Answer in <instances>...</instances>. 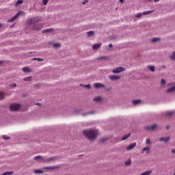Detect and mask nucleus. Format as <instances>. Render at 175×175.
Instances as JSON below:
<instances>
[{
  "mask_svg": "<svg viewBox=\"0 0 175 175\" xmlns=\"http://www.w3.org/2000/svg\"><path fill=\"white\" fill-rule=\"evenodd\" d=\"M171 59H175V52L172 53V55L170 56Z\"/></svg>",
  "mask_w": 175,
  "mask_h": 175,
  "instance_id": "nucleus-30",
  "label": "nucleus"
},
{
  "mask_svg": "<svg viewBox=\"0 0 175 175\" xmlns=\"http://www.w3.org/2000/svg\"><path fill=\"white\" fill-rule=\"evenodd\" d=\"M3 139H4V140H9L10 139V137L8 135H3Z\"/></svg>",
  "mask_w": 175,
  "mask_h": 175,
  "instance_id": "nucleus-28",
  "label": "nucleus"
},
{
  "mask_svg": "<svg viewBox=\"0 0 175 175\" xmlns=\"http://www.w3.org/2000/svg\"><path fill=\"white\" fill-rule=\"evenodd\" d=\"M135 146H136V143L131 144L129 146H127L126 150H132V148H133Z\"/></svg>",
  "mask_w": 175,
  "mask_h": 175,
  "instance_id": "nucleus-8",
  "label": "nucleus"
},
{
  "mask_svg": "<svg viewBox=\"0 0 175 175\" xmlns=\"http://www.w3.org/2000/svg\"><path fill=\"white\" fill-rule=\"evenodd\" d=\"M16 83H14V84H12V85H11V87H16Z\"/></svg>",
  "mask_w": 175,
  "mask_h": 175,
  "instance_id": "nucleus-43",
  "label": "nucleus"
},
{
  "mask_svg": "<svg viewBox=\"0 0 175 175\" xmlns=\"http://www.w3.org/2000/svg\"><path fill=\"white\" fill-rule=\"evenodd\" d=\"M46 169H53V167H46Z\"/></svg>",
  "mask_w": 175,
  "mask_h": 175,
  "instance_id": "nucleus-51",
  "label": "nucleus"
},
{
  "mask_svg": "<svg viewBox=\"0 0 175 175\" xmlns=\"http://www.w3.org/2000/svg\"><path fill=\"white\" fill-rule=\"evenodd\" d=\"M36 21H38V18H29L27 21V24H35V23H36Z\"/></svg>",
  "mask_w": 175,
  "mask_h": 175,
  "instance_id": "nucleus-5",
  "label": "nucleus"
},
{
  "mask_svg": "<svg viewBox=\"0 0 175 175\" xmlns=\"http://www.w3.org/2000/svg\"><path fill=\"white\" fill-rule=\"evenodd\" d=\"M20 14H23V12L20 11L19 12H18L15 16L8 20V23H13V21H14L17 18V17L20 16Z\"/></svg>",
  "mask_w": 175,
  "mask_h": 175,
  "instance_id": "nucleus-3",
  "label": "nucleus"
},
{
  "mask_svg": "<svg viewBox=\"0 0 175 175\" xmlns=\"http://www.w3.org/2000/svg\"><path fill=\"white\" fill-rule=\"evenodd\" d=\"M166 129H170V126L169 125L166 126Z\"/></svg>",
  "mask_w": 175,
  "mask_h": 175,
  "instance_id": "nucleus-46",
  "label": "nucleus"
},
{
  "mask_svg": "<svg viewBox=\"0 0 175 175\" xmlns=\"http://www.w3.org/2000/svg\"><path fill=\"white\" fill-rule=\"evenodd\" d=\"M87 35H88V36H89V37L94 36V31H88V32L87 33Z\"/></svg>",
  "mask_w": 175,
  "mask_h": 175,
  "instance_id": "nucleus-20",
  "label": "nucleus"
},
{
  "mask_svg": "<svg viewBox=\"0 0 175 175\" xmlns=\"http://www.w3.org/2000/svg\"><path fill=\"white\" fill-rule=\"evenodd\" d=\"M165 83L166 81H165V79H161V85H163V84H165Z\"/></svg>",
  "mask_w": 175,
  "mask_h": 175,
  "instance_id": "nucleus-38",
  "label": "nucleus"
},
{
  "mask_svg": "<svg viewBox=\"0 0 175 175\" xmlns=\"http://www.w3.org/2000/svg\"><path fill=\"white\" fill-rule=\"evenodd\" d=\"M159 40V38H154L152 40H150V42H158Z\"/></svg>",
  "mask_w": 175,
  "mask_h": 175,
  "instance_id": "nucleus-23",
  "label": "nucleus"
},
{
  "mask_svg": "<svg viewBox=\"0 0 175 175\" xmlns=\"http://www.w3.org/2000/svg\"><path fill=\"white\" fill-rule=\"evenodd\" d=\"M94 102H100L102 100V98L100 96H97L93 98Z\"/></svg>",
  "mask_w": 175,
  "mask_h": 175,
  "instance_id": "nucleus-11",
  "label": "nucleus"
},
{
  "mask_svg": "<svg viewBox=\"0 0 175 175\" xmlns=\"http://www.w3.org/2000/svg\"><path fill=\"white\" fill-rule=\"evenodd\" d=\"M105 57H98V59H104Z\"/></svg>",
  "mask_w": 175,
  "mask_h": 175,
  "instance_id": "nucleus-45",
  "label": "nucleus"
},
{
  "mask_svg": "<svg viewBox=\"0 0 175 175\" xmlns=\"http://www.w3.org/2000/svg\"><path fill=\"white\" fill-rule=\"evenodd\" d=\"M109 47H113V44H109Z\"/></svg>",
  "mask_w": 175,
  "mask_h": 175,
  "instance_id": "nucleus-47",
  "label": "nucleus"
},
{
  "mask_svg": "<svg viewBox=\"0 0 175 175\" xmlns=\"http://www.w3.org/2000/svg\"><path fill=\"white\" fill-rule=\"evenodd\" d=\"M146 144H150V139H146Z\"/></svg>",
  "mask_w": 175,
  "mask_h": 175,
  "instance_id": "nucleus-42",
  "label": "nucleus"
},
{
  "mask_svg": "<svg viewBox=\"0 0 175 175\" xmlns=\"http://www.w3.org/2000/svg\"><path fill=\"white\" fill-rule=\"evenodd\" d=\"M36 105H38V106H39L40 104H39V103H37V104H36Z\"/></svg>",
  "mask_w": 175,
  "mask_h": 175,
  "instance_id": "nucleus-52",
  "label": "nucleus"
},
{
  "mask_svg": "<svg viewBox=\"0 0 175 175\" xmlns=\"http://www.w3.org/2000/svg\"><path fill=\"white\" fill-rule=\"evenodd\" d=\"M159 0H154V2H159Z\"/></svg>",
  "mask_w": 175,
  "mask_h": 175,
  "instance_id": "nucleus-50",
  "label": "nucleus"
},
{
  "mask_svg": "<svg viewBox=\"0 0 175 175\" xmlns=\"http://www.w3.org/2000/svg\"><path fill=\"white\" fill-rule=\"evenodd\" d=\"M140 102V100H133L132 101L133 105H139V103Z\"/></svg>",
  "mask_w": 175,
  "mask_h": 175,
  "instance_id": "nucleus-17",
  "label": "nucleus"
},
{
  "mask_svg": "<svg viewBox=\"0 0 175 175\" xmlns=\"http://www.w3.org/2000/svg\"><path fill=\"white\" fill-rule=\"evenodd\" d=\"M94 85L95 88H100L103 87V85L101 83H94Z\"/></svg>",
  "mask_w": 175,
  "mask_h": 175,
  "instance_id": "nucleus-12",
  "label": "nucleus"
},
{
  "mask_svg": "<svg viewBox=\"0 0 175 175\" xmlns=\"http://www.w3.org/2000/svg\"><path fill=\"white\" fill-rule=\"evenodd\" d=\"M109 79H111V80H117L120 79V77L116 75H111L109 76Z\"/></svg>",
  "mask_w": 175,
  "mask_h": 175,
  "instance_id": "nucleus-9",
  "label": "nucleus"
},
{
  "mask_svg": "<svg viewBox=\"0 0 175 175\" xmlns=\"http://www.w3.org/2000/svg\"><path fill=\"white\" fill-rule=\"evenodd\" d=\"M150 13H152V11H146V12H144L143 14L146 16V14H150Z\"/></svg>",
  "mask_w": 175,
  "mask_h": 175,
  "instance_id": "nucleus-29",
  "label": "nucleus"
},
{
  "mask_svg": "<svg viewBox=\"0 0 175 175\" xmlns=\"http://www.w3.org/2000/svg\"><path fill=\"white\" fill-rule=\"evenodd\" d=\"M125 165H126V166H129V165H131V159L127 160L125 162Z\"/></svg>",
  "mask_w": 175,
  "mask_h": 175,
  "instance_id": "nucleus-31",
  "label": "nucleus"
},
{
  "mask_svg": "<svg viewBox=\"0 0 175 175\" xmlns=\"http://www.w3.org/2000/svg\"><path fill=\"white\" fill-rule=\"evenodd\" d=\"M120 1V2L121 3H122V2H124V0H119Z\"/></svg>",
  "mask_w": 175,
  "mask_h": 175,
  "instance_id": "nucleus-48",
  "label": "nucleus"
},
{
  "mask_svg": "<svg viewBox=\"0 0 175 175\" xmlns=\"http://www.w3.org/2000/svg\"><path fill=\"white\" fill-rule=\"evenodd\" d=\"M1 26V25L0 24V27Z\"/></svg>",
  "mask_w": 175,
  "mask_h": 175,
  "instance_id": "nucleus-54",
  "label": "nucleus"
},
{
  "mask_svg": "<svg viewBox=\"0 0 175 175\" xmlns=\"http://www.w3.org/2000/svg\"><path fill=\"white\" fill-rule=\"evenodd\" d=\"M160 142H169V137H161L159 139Z\"/></svg>",
  "mask_w": 175,
  "mask_h": 175,
  "instance_id": "nucleus-10",
  "label": "nucleus"
},
{
  "mask_svg": "<svg viewBox=\"0 0 175 175\" xmlns=\"http://www.w3.org/2000/svg\"><path fill=\"white\" fill-rule=\"evenodd\" d=\"M59 46H61V44L59 43H57V44H53V47L55 49H57V47H59Z\"/></svg>",
  "mask_w": 175,
  "mask_h": 175,
  "instance_id": "nucleus-33",
  "label": "nucleus"
},
{
  "mask_svg": "<svg viewBox=\"0 0 175 175\" xmlns=\"http://www.w3.org/2000/svg\"><path fill=\"white\" fill-rule=\"evenodd\" d=\"M13 172H4L3 174L1 175H10V174H12Z\"/></svg>",
  "mask_w": 175,
  "mask_h": 175,
  "instance_id": "nucleus-32",
  "label": "nucleus"
},
{
  "mask_svg": "<svg viewBox=\"0 0 175 175\" xmlns=\"http://www.w3.org/2000/svg\"><path fill=\"white\" fill-rule=\"evenodd\" d=\"M155 128H157V125L153 124L151 126H146L145 128V129H146V131H154V129H155Z\"/></svg>",
  "mask_w": 175,
  "mask_h": 175,
  "instance_id": "nucleus-6",
  "label": "nucleus"
},
{
  "mask_svg": "<svg viewBox=\"0 0 175 175\" xmlns=\"http://www.w3.org/2000/svg\"><path fill=\"white\" fill-rule=\"evenodd\" d=\"M172 154H175V148L172 150Z\"/></svg>",
  "mask_w": 175,
  "mask_h": 175,
  "instance_id": "nucleus-44",
  "label": "nucleus"
},
{
  "mask_svg": "<svg viewBox=\"0 0 175 175\" xmlns=\"http://www.w3.org/2000/svg\"><path fill=\"white\" fill-rule=\"evenodd\" d=\"M23 72H25V73H27L28 72H31V69H29V68L28 67H25L23 68Z\"/></svg>",
  "mask_w": 175,
  "mask_h": 175,
  "instance_id": "nucleus-15",
  "label": "nucleus"
},
{
  "mask_svg": "<svg viewBox=\"0 0 175 175\" xmlns=\"http://www.w3.org/2000/svg\"><path fill=\"white\" fill-rule=\"evenodd\" d=\"M142 16H143V14H142V13H138V14H137L135 15V17L139 18V17H142Z\"/></svg>",
  "mask_w": 175,
  "mask_h": 175,
  "instance_id": "nucleus-35",
  "label": "nucleus"
},
{
  "mask_svg": "<svg viewBox=\"0 0 175 175\" xmlns=\"http://www.w3.org/2000/svg\"><path fill=\"white\" fill-rule=\"evenodd\" d=\"M150 70H151V72H154V70H155V67H154V66H150L148 67Z\"/></svg>",
  "mask_w": 175,
  "mask_h": 175,
  "instance_id": "nucleus-24",
  "label": "nucleus"
},
{
  "mask_svg": "<svg viewBox=\"0 0 175 175\" xmlns=\"http://www.w3.org/2000/svg\"><path fill=\"white\" fill-rule=\"evenodd\" d=\"M23 2H24V0H18L16 3V6H18V5H21V3H23Z\"/></svg>",
  "mask_w": 175,
  "mask_h": 175,
  "instance_id": "nucleus-16",
  "label": "nucleus"
},
{
  "mask_svg": "<svg viewBox=\"0 0 175 175\" xmlns=\"http://www.w3.org/2000/svg\"><path fill=\"white\" fill-rule=\"evenodd\" d=\"M34 159L36 161L38 159H40V161H43V158H42V157L40 156H37L34 157Z\"/></svg>",
  "mask_w": 175,
  "mask_h": 175,
  "instance_id": "nucleus-25",
  "label": "nucleus"
},
{
  "mask_svg": "<svg viewBox=\"0 0 175 175\" xmlns=\"http://www.w3.org/2000/svg\"><path fill=\"white\" fill-rule=\"evenodd\" d=\"M88 2V0H85L83 1V5H85Z\"/></svg>",
  "mask_w": 175,
  "mask_h": 175,
  "instance_id": "nucleus-41",
  "label": "nucleus"
},
{
  "mask_svg": "<svg viewBox=\"0 0 175 175\" xmlns=\"http://www.w3.org/2000/svg\"><path fill=\"white\" fill-rule=\"evenodd\" d=\"M43 5H47L48 0H42Z\"/></svg>",
  "mask_w": 175,
  "mask_h": 175,
  "instance_id": "nucleus-40",
  "label": "nucleus"
},
{
  "mask_svg": "<svg viewBox=\"0 0 175 175\" xmlns=\"http://www.w3.org/2000/svg\"><path fill=\"white\" fill-rule=\"evenodd\" d=\"M102 46V44L97 43L92 45L93 50H98Z\"/></svg>",
  "mask_w": 175,
  "mask_h": 175,
  "instance_id": "nucleus-7",
  "label": "nucleus"
},
{
  "mask_svg": "<svg viewBox=\"0 0 175 175\" xmlns=\"http://www.w3.org/2000/svg\"><path fill=\"white\" fill-rule=\"evenodd\" d=\"M125 69L122 67H118L113 70V73H120V72H124Z\"/></svg>",
  "mask_w": 175,
  "mask_h": 175,
  "instance_id": "nucleus-4",
  "label": "nucleus"
},
{
  "mask_svg": "<svg viewBox=\"0 0 175 175\" xmlns=\"http://www.w3.org/2000/svg\"><path fill=\"white\" fill-rule=\"evenodd\" d=\"M51 31H53V29H44L42 32L44 33H46L47 32H51Z\"/></svg>",
  "mask_w": 175,
  "mask_h": 175,
  "instance_id": "nucleus-19",
  "label": "nucleus"
},
{
  "mask_svg": "<svg viewBox=\"0 0 175 175\" xmlns=\"http://www.w3.org/2000/svg\"><path fill=\"white\" fill-rule=\"evenodd\" d=\"M129 136H131V134H128L124 135L122 138V140H126V139H128V137H129Z\"/></svg>",
  "mask_w": 175,
  "mask_h": 175,
  "instance_id": "nucleus-21",
  "label": "nucleus"
},
{
  "mask_svg": "<svg viewBox=\"0 0 175 175\" xmlns=\"http://www.w3.org/2000/svg\"><path fill=\"white\" fill-rule=\"evenodd\" d=\"M34 31H39L40 29H42V25H38V27H35L33 28Z\"/></svg>",
  "mask_w": 175,
  "mask_h": 175,
  "instance_id": "nucleus-13",
  "label": "nucleus"
},
{
  "mask_svg": "<svg viewBox=\"0 0 175 175\" xmlns=\"http://www.w3.org/2000/svg\"><path fill=\"white\" fill-rule=\"evenodd\" d=\"M36 174H38L39 173H43V171L40 170H36L33 172Z\"/></svg>",
  "mask_w": 175,
  "mask_h": 175,
  "instance_id": "nucleus-26",
  "label": "nucleus"
},
{
  "mask_svg": "<svg viewBox=\"0 0 175 175\" xmlns=\"http://www.w3.org/2000/svg\"><path fill=\"white\" fill-rule=\"evenodd\" d=\"M148 1H150V0H148Z\"/></svg>",
  "mask_w": 175,
  "mask_h": 175,
  "instance_id": "nucleus-55",
  "label": "nucleus"
},
{
  "mask_svg": "<svg viewBox=\"0 0 175 175\" xmlns=\"http://www.w3.org/2000/svg\"><path fill=\"white\" fill-rule=\"evenodd\" d=\"M102 140V142H105V139H101Z\"/></svg>",
  "mask_w": 175,
  "mask_h": 175,
  "instance_id": "nucleus-53",
  "label": "nucleus"
},
{
  "mask_svg": "<svg viewBox=\"0 0 175 175\" xmlns=\"http://www.w3.org/2000/svg\"><path fill=\"white\" fill-rule=\"evenodd\" d=\"M5 95L3 94V92H0V100L3 99Z\"/></svg>",
  "mask_w": 175,
  "mask_h": 175,
  "instance_id": "nucleus-34",
  "label": "nucleus"
},
{
  "mask_svg": "<svg viewBox=\"0 0 175 175\" xmlns=\"http://www.w3.org/2000/svg\"><path fill=\"white\" fill-rule=\"evenodd\" d=\"M31 79H32L31 77H27L26 78H24L25 81H31Z\"/></svg>",
  "mask_w": 175,
  "mask_h": 175,
  "instance_id": "nucleus-27",
  "label": "nucleus"
},
{
  "mask_svg": "<svg viewBox=\"0 0 175 175\" xmlns=\"http://www.w3.org/2000/svg\"><path fill=\"white\" fill-rule=\"evenodd\" d=\"M174 90H175V86L169 88V89L167 90V92H172V91H174Z\"/></svg>",
  "mask_w": 175,
  "mask_h": 175,
  "instance_id": "nucleus-18",
  "label": "nucleus"
},
{
  "mask_svg": "<svg viewBox=\"0 0 175 175\" xmlns=\"http://www.w3.org/2000/svg\"><path fill=\"white\" fill-rule=\"evenodd\" d=\"M84 87H85V88L90 89V88H91V85H90V84L85 85Z\"/></svg>",
  "mask_w": 175,
  "mask_h": 175,
  "instance_id": "nucleus-37",
  "label": "nucleus"
},
{
  "mask_svg": "<svg viewBox=\"0 0 175 175\" xmlns=\"http://www.w3.org/2000/svg\"><path fill=\"white\" fill-rule=\"evenodd\" d=\"M174 114V111H168L166 112L165 116H173Z\"/></svg>",
  "mask_w": 175,
  "mask_h": 175,
  "instance_id": "nucleus-14",
  "label": "nucleus"
},
{
  "mask_svg": "<svg viewBox=\"0 0 175 175\" xmlns=\"http://www.w3.org/2000/svg\"><path fill=\"white\" fill-rule=\"evenodd\" d=\"M83 135L89 139V140H94L98 136V130L96 129H90L83 130Z\"/></svg>",
  "mask_w": 175,
  "mask_h": 175,
  "instance_id": "nucleus-1",
  "label": "nucleus"
},
{
  "mask_svg": "<svg viewBox=\"0 0 175 175\" xmlns=\"http://www.w3.org/2000/svg\"><path fill=\"white\" fill-rule=\"evenodd\" d=\"M143 151H150V148L149 147H146V148H143Z\"/></svg>",
  "mask_w": 175,
  "mask_h": 175,
  "instance_id": "nucleus-36",
  "label": "nucleus"
},
{
  "mask_svg": "<svg viewBox=\"0 0 175 175\" xmlns=\"http://www.w3.org/2000/svg\"><path fill=\"white\" fill-rule=\"evenodd\" d=\"M2 64H3V62L0 61V65Z\"/></svg>",
  "mask_w": 175,
  "mask_h": 175,
  "instance_id": "nucleus-49",
  "label": "nucleus"
},
{
  "mask_svg": "<svg viewBox=\"0 0 175 175\" xmlns=\"http://www.w3.org/2000/svg\"><path fill=\"white\" fill-rule=\"evenodd\" d=\"M151 173V170H150V171H146V172H143V173H142L140 175H148V174H150Z\"/></svg>",
  "mask_w": 175,
  "mask_h": 175,
  "instance_id": "nucleus-22",
  "label": "nucleus"
},
{
  "mask_svg": "<svg viewBox=\"0 0 175 175\" xmlns=\"http://www.w3.org/2000/svg\"><path fill=\"white\" fill-rule=\"evenodd\" d=\"M20 107H21L20 104L14 103V104L10 105V109L12 111H17V110H18V109H20Z\"/></svg>",
  "mask_w": 175,
  "mask_h": 175,
  "instance_id": "nucleus-2",
  "label": "nucleus"
},
{
  "mask_svg": "<svg viewBox=\"0 0 175 175\" xmlns=\"http://www.w3.org/2000/svg\"><path fill=\"white\" fill-rule=\"evenodd\" d=\"M33 60H36V61H43V59H41V58H34V59H33Z\"/></svg>",
  "mask_w": 175,
  "mask_h": 175,
  "instance_id": "nucleus-39",
  "label": "nucleus"
}]
</instances>
